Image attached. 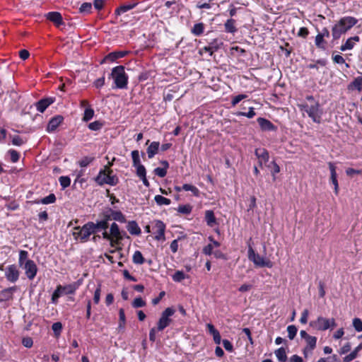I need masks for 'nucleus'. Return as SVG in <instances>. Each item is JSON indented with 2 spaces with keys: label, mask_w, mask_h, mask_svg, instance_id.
Returning <instances> with one entry per match:
<instances>
[{
  "label": "nucleus",
  "mask_w": 362,
  "mask_h": 362,
  "mask_svg": "<svg viewBox=\"0 0 362 362\" xmlns=\"http://www.w3.org/2000/svg\"><path fill=\"white\" fill-rule=\"evenodd\" d=\"M110 220L109 216H105V218L98 221L96 223H94V233L96 231L103 230V238L110 241L111 247H114L119 243L123 240L125 232L120 231L118 225L116 223H112L110 233L106 229L108 228V221Z\"/></svg>",
  "instance_id": "1"
},
{
  "label": "nucleus",
  "mask_w": 362,
  "mask_h": 362,
  "mask_svg": "<svg viewBox=\"0 0 362 362\" xmlns=\"http://www.w3.org/2000/svg\"><path fill=\"white\" fill-rule=\"evenodd\" d=\"M356 23L357 20L351 16H346L341 18L332 28L334 39H339L342 34L345 33Z\"/></svg>",
  "instance_id": "2"
},
{
  "label": "nucleus",
  "mask_w": 362,
  "mask_h": 362,
  "mask_svg": "<svg viewBox=\"0 0 362 362\" xmlns=\"http://www.w3.org/2000/svg\"><path fill=\"white\" fill-rule=\"evenodd\" d=\"M112 165V163H109V165H106L103 170H101L98 176L95 178L96 182L103 185L107 184L112 186H115L118 183V178L115 175H113L112 170L110 168V166Z\"/></svg>",
  "instance_id": "3"
},
{
  "label": "nucleus",
  "mask_w": 362,
  "mask_h": 362,
  "mask_svg": "<svg viewBox=\"0 0 362 362\" xmlns=\"http://www.w3.org/2000/svg\"><path fill=\"white\" fill-rule=\"evenodd\" d=\"M298 107L301 111L306 112L314 122L320 123L323 112L318 102H315L314 104L310 105L307 103H302L299 104Z\"/></svg>",
  "instance_id": "4"
},
{
  "label": "nucleus",
  "mask_w": 362,
  "mask_h": 362,
  "mask_svg": "<svg viewBox=\"0 0 362 362\" xmlns=\"http://www.w3.org/2000/svg\"><path fill=\"white\" fill-rule=\"evenodd\" d=\"M111 77L114 80L115 87L119 89H124L127 87L128 76L125 73L123 66H117L112 69Z\"/></svg>",
  "instance_id": "5"
},
{
  "label": "nucleus",
  "mask_w": 362,
  "mask_h": 362,
  "mask_svg": "<svg viewBox=\"0 0 362 362\" xmlns=\"http://www.w3.org/2000/svg\"><path fill=\"white\" fill-rule=\"evenodd\" d=\"M94 223L88 222L83 227H75L73 232V236L75 240H80L82 243L88 241L91 234L94 233Z\"/></svg>",
  "instance_id": "6"
},
{
  "label": "nucleus",
  "mask_w": 362,
  "mask_h": 362,
  "mask_svg": "<svg viewBox=\"0 0 362 362\" xmlns=\"http://www.w3.org/2000/svg\"><path fill=\"white\" fill-rule=\"evenodd\" d=\"M310 326L319 331H325L328 329H333L337 326L334 318H326L319 316L316 320L310 322Z\"/></svg>",
  "instance_id": "7"
},
{
  "label": "nucleus",
  "mask_w": 362,
  "mask_h": 362,
  "mask_svg": "<svg viewBox=\"0 0 362 362\" xmlns=\"http://www.w3.org/2000/svg\"><path fill=\"white\" fill-rule=\"evenodd\" d=\"M248 259L252 261L254 264L257 267H273V262L268 258L262 257L256 253L252 247L248 248Z\"/></svg>",
  "instance_id": "8"
},
{
  "label": "nucleus",
  "mask_w": 362,
  "mask_h": 362,
  "mask_svg": "<svg viewBox=\"0 0 362 362\" xmlns=\"http://www.w3.org/2000/svg\"><path fill=\"white\" fill-rule=\"evenodd\" d=\"M174 313L175 310L172 308H167L164 311H163L157 323V329L158 331H163L170 325L173 321L171 317Z\"/></svg>",
  "instance_id": "9"
},
{
  "label": "nucleus",
  "mask_w": 362,
  "mask_h": 362,
  "mask_svg": "<svg viewBox=\"0 0 362 362\" xmlns=\"http://www.w3.org/2000/svg\"><path fill=\"white\" fill-rule=\"evenodd\" d=\"M24 271L25 274L30 280H33L37 272V267L36 264L33 260H26L24 265L21 267Z\"/></svg>",
  "instance_id": "10"
},
{
  "label": "nucleus",
  "mask_w": 362,
  "mask_h": 362,
  "mask_svg": "<svg viewBox=\"0 0 362 362\" xmlns=\"http://www.w3.org/2000/svg\"><path fill=\"white\" fill-rule=\"evenodd\" d=\"M20 272L15 264L8 265L5 269V276L11 283L16 282L19 279Z\"/></svg>",
  "instance_id": "11"
},
{
  "label": "nucleus",
  "mask_w": 362,
  "mask_h": 362,
  "mask_svg": "<svg viewBox=\"0 0 362 362\" xmlns=\"http://www.w3.org/2000/svg\"><path fill=\"white\" fill-rule=\"evenodd\" d=\"M153 230H155V238L157 240H165V225L161 221H156L154 222Z\"/></svg>",
  "instance_id": "12"
},
{
  "label": "nucleus",
  "mask_w": 362,
  "mask_h": 362,
  "mask_svg": "<svg viewBox=\"0 0 362 362\" xmlns=\"http://www.w3.org/2000/svg\"><path fill=\"white\" fill-rule=\"evenodd\" d=\"M64 118L61 115H57L52 118L47 126V131L48 132H52L57 129V128L62 124L63 122Z\"/></svg>",
  "instance_id": "13"
},
{
  "label": "nucleus",
  "mask_w": 362,
  "mask_h": 362,
  "mask_svg": "<svg viewBox=\"0 0 362 362\" xmlns=\"http://www.w3.org/2000/svg\"><path fill=\"white\" fill-rule=\"evenodd\" d=\"M255 155L258 158L259 164L260 166L266 164L269 160V153L264 148H257L255 150Z\"/></svg>",
  "instance_id": "14"
},
{
  "label": "nucleus",
  "mask_w": 362,
  "mask_h": 362,
  "mask_svg": "<svg viewBox=\"0 0 362 362\" xmlns=\"http://www.w3.org/2000/svg\"><path fill=\"white\" fill-rule=\"evenodd\" d=\"M54 102L53 98H43L35 103V107L37 111L43 112Z\"/></svg>",
  "instance_id": "15"
},
{
  "label": "nucleus",
  "mask_w": 362,
  "mask_h": 362,
  "mask_svg": "<svg viewBox=\"0 0 362 362\" xmlns=\"http://www.w3.org/2000/svg\"><path fill=\"white\" fill-rule=\"evenodd\" d=\"M46 17L48 20L53 22L57 27L63 24L62 16L59 12H49L46 14Z\"/></svg>",
  "instance_id": "16"
},
{
  "label": "nucleus",
  "mask_w": 362,
  "mask_h": 362,
  "mask_svg": "<svg viewBox=\"0 0 362 362\" xmlns=\"http://www.w3.org/2000/svg\"><path fill=\"white\" fill-rule=\"evenodd\" d=\"M137 4L138 1H132L129 3L123 4L115 10V13L117 15H121L122 13L127 12L128 11L134 8Z\"/></svg>",
  "instance_id": "17"
},
{
  "label": "nucleus",
  "mask_w": 362,
  "mask_h": 362,
  "mask_svg": "<svg viewBox=\"0 0 362 362\" xmlns=\"http://www.w3.org/2000/svg\"><path fill=\"white\" fill-rule=\"evenodd\" d=\"M257 122L262 130L264 131H273L275 129L274 125L268 119L259 117L257 119Z\"/></svg>",
  "instance_id": "18"
},
{
  "label": "nucleus",
  "mask_w": 362,
  "mask_h": 362,
  "mask_svg": "<svg viewBox=\"0 0 362 362\" xmlns=\"http://www.w3.org/2000/svg\"><path fill=\"white\" fill-rule=\"evenodd\" d=\"M205 221L206 224L210 227H213L216 224V218L213 211L207 210L205 211Z\"/></svg>",
  "instance_id": "19"
},
{
  "label": "nucleus",
  "mask_w": 362,
  "mask_h": 362,
  "mask_svg": "<svg viewBox=\"0 0 362 362\" xmlns=\"http://www.w3.org/2000/svg\"><path fill=\"white\" fill-rule=\"evenodd\" d=\"M359 40V37L355 36L353 37L349 38L346 42L342 45L340 47L341 51H345L348 49H351L355 44V42H358Z\"/></svg>",
  "instance_id": "20"
},
{
  "label": "nucleus",
  "mask_w": 362,
  "mask_h": 362,
  "mask_svg": "<svg viewBox=\"0 0 362 362\" xmlns=\"http://www.w3.org/2000/svg\"><path fill=\"white\" fill-rule=\"evenodd\" d=\"M159 142H152L147 148V154L149 158H152L158 152L159 148Z\"/></svg>",
  "instance_id": "21"
},
{
  "label": "nucleus",
  "mask_w": 362,
  "mask_h": 362,
  "mask_svg": "<svg viewBox=\"0 0 362 362\" xmlns=\"http://www.w3.org/2000/svg\"><path fill=\"white\" fill-rule=\"evenodd\" d=\"M225 30L229 33H235L237 31V28L235 27V21L233 18H230L226 21L224 24Z\"/></svg>",
  "instance_id": "22"
},
{
  "label": "nucleus",
  "mask_w": 362,
  "mask_h": 362,
  "mask_svg": "<svg viewBox=\"0 0 362 362\" xmlns=\"http://www.w3.org/2000/svg\"><path fill=\"white\" fill-rule=\"evenodd\" d=\"M16 291V287L5 288L0 292V296L3 300H7L12 298L13 292Z\"/></svg>",
  "instance_id": "23"
},
{
  "label": "nucleus",
  "mask_w": 362,
  "mask_h": 362,
  "mask_svg": "<svg viewBox=\"0 0 362 362\" xmlns=\"http://www.w3.org/2000/svg\"><path fill=\"white\" fill-rule=\"evenodd\" d=\"M127 230L132 235H139L141 233V229L135 221L129 222Z\"/></svg>",
  "instance_id": "24"
},
{
  "label": "nucleus",
  "mask_w": 362,
  "mask_h": 362,
  "mask_svg": "<svg viewBox=\"0 0 362 362\" xmlns=\"http://www.w3.org/2000/svg\"><path fill=\"white\" fill-rule=\"evenodd\" d=\"M78 288V286L76 283L68 284L66 286H62V291L64 294H73L75 293L76 289Z\"/></svg>",
  "instance_id": "25"
},
{
  "label": "nucleus",
  "mask_w": 362,
  "mask_h": 362,
  "mask_svg": "<svg viewBox=\"0 0 362 362\" xmlns=\"http://www.w3.org/2000/svg\"><path fill=\"white\" fill-rule=\"evenodd\" d=\"M204 30V25L202 23H196L191 30L192 33L195 36L201 35Z\"/></svg>",
  "instance_id": "26"
},
{
  "label": "nucleus",
  "mask_w": 362,
  "mask_h": 362,
  "mask_svg": "<svg viewBox=\"0 0 362 362\" xmlns=\"http://www.w3.org/2000/svg\"><path fill=\"white\" fill-rule=\"evenodd\" d=\"M279 362H285L287 359L286 350L284 347L276 349L274 352Z\"/></svg>",
  "instance_id": "27"
},
{
  "label": "nucleus",
  "mask_w": 362,
  "mask_h": 362,
  "mask_svg": "<svg viewBox=\"0 0 362 362\" xmlns=\"http://www.w3.org/2000/svg\"><path fill=\"white\" fill-rule=\"evenodd\" d=\"M182 189L184 191L191 192L192 193V194L195 197H199L200 192H199V189L192 185L185 184L182 185Z\"/></svg>",
  "instance_id": "28"
},
{
  "label": "nucleus",
  "mask_w": 362,
  "mask_h": 362,
  "mask_svg": "<svg viewBox=\"0 0 362 362\" xmlns=\"http://www.w3.org/2000/svg\"><path fill=\"white\" fill-rule=\"evenodd\" d=\"M132 261L136 264H142L144 263L145 259H144L141 252L139 250H136L134 252V253L133 255Z\"/></svg>",
  "instance_id": "29"
},
{
  "label": "nucleus",
  "mask_w": 362,
  "mask_h": 362,
  "mask_svg": "<svg viewBox=\"0 0 362 362\" xmlns=\"http://www.w3.org/2000/svg\"><path fill=\"white\" fill-rule=\"evenodd\" d=\"M154 200L156 202V204L159 206L170 205L171 203L170 199L165 198L161 195H156L154 197Z\"/></svg>",
  "instance_id": "30"
},
{
  "label": "nucleus",
  "mask_w": 362,
  "mask_h": 362,
  "mask_svg": "<svg viewBox=\"0 0 362 362\" xmlns=\"http://www.w3.org/2000/svg\"><path fill=\"white\" fill-rule=\"evenodd\" d=\"M128 53V51L114 52L109 54L107 57L110 59L112 61H114L117 59L125 57Z\"/></svg>",
  "instance_id": "31"
},
{
  "label": "nucleus",
  "mask_w": 362,
  "mask_h": 362,
  "mask_svg": "<svg viewBox=\"0 0 362 362\" xmlns=\"http://www.w3.org/2000/svg\"><path fill=\"white\" fill-rule=\"evenodd\" d=\"M94 116V110L90 107H88L84 110V114L83 116V121L88 122Z\"/></svg>",
  "instance_id": "32"
},
{
  "label": "nucleus",
  "mask_w": 362,
  "mask_h": 362,
  "mask_svg": "<svg viewBox=\"0 0 362 362\" xmlns=\"http://www.w3.org/2000/svg\"><path fill=\"white\" fill-rule=\"evenodd\" d=\"M192 206L190 204L180 205L177 209V212L188 215L192 212Z\"/></svg>",
  "instance_id": "33"
},
{
  "label": "nucleus",
  "mask_w": 362,
  "mask_h": 362,
  "mask_svg": "<svg viewBox=\"0 0 362 362\" xmlns=\"http://www.w3.org/2000/svg\"><path fill=\"white\" fill-rule=\"evenodd\" d=\"M56 201V197L54 194H50L48 196L44 197L40 201L35 202L37 204L41 203L43 204H52Z\"/></svg>",
  "instance_id": "34"
},
{
  "label": "nucleus",
  "mask_w": 362,
  "mask_h": 362,
  "mask_svg": "<svg viewBox=\"0 0 362 362\" xmlns=\"http://www.w3.org/2000/svg\"><path fill=\"white\" fill-rule=\"evenodd\" d=\"M63 291H62V286L59 285L56 290L54 291L52 296V301L53 303H57L58 298L63 295Z\"/></svg>",
  "instance_id": "35"
},
{
  "label": "nucleus",
  "mask_w": 362,
  "mask_h": 362,
  "mask_svg": "<svg viewBox=\"0 0 362 362\" xmlns=\"http://www.w3.org/2000/svg\"><path fill=\"white\" fill-rule=\"evenodd\" d=\"M28 252L25 250H21L19 252V259H18V264L19 266L21 267L24 265L26 260H29L28 259Z\"/></svg>",
  "instance_id": "36"
},
{
  "label": "nucleus",
  "mask_w": 362,
  "mask_h": 362,
  "mask_svg": "<svg viewBox=\"0 0 362 362\" xmlns=\"http://www.w3.org/2000/svg\"><path fill=\"white\" fill-rule=\"evenodd\" d=\"M268 168H272L271 172H272V175L273 177V180H276V174H277L280 172L279 166L278 165V164L276 162L272 161L269 165H268Z\"/></svg>",
  "instance_id": "37"
},
{
  "label": "nucleus",
  "mask_w": 362,
  "mask_h": 362,
  "mask_svg": "<svg viewBox=\"0 0 362 362\" xmlns=\"http://www.w3.org/2000/svg\"><path fill=\"white\" fill-rule=\"evenodd\" d=\"M173 280L175 282H180L187 278L185 274L182 271H177L172 276Z\"/></svg>",
  "instance_id": "38"
},
{
  "label": "nucleus",
  "mask_w": 362,
  "mask_h": 362,
  "mask_svg": "<svg viewBox=\"0 0 362 362\" xmlns=\"http://www.w3.org/2000/svg\"><path fill=\"white\" fill-rule=\"evenodd\" d=\"M315 45L318 48H320V49H325V48H326V47H325L326 42L324 40V37H322V35H320V34H318L315 37Z\"/></svg>",
  "instance_id": "39"
},
{
  "label": "nucleus",
  "mask_w": 362,
  "mask_h": 362,
  "mask_svg": "<svg viewBox=\"0 0 362 362\" xmlns=\"http://www.w3.org/2000/svg\"><path fill=\"white\" fill-rule=\"evenodd\" d=\"M104 125V123L101 121H95L88 124L89 129L92 131H98Z\"/></svg>",
  "instance_id": "40"
},
{
  "label": "nucleus",
  "mask_w": 362,
  "mask_h": 362,
  "mask_svg": "<svg viewBox=\"0 0 362 362\" xmlns=\"http://www.w3.org/2000/svg\"><path fill=\"white\" fill-rule=\"evenodd\" d=\"M132 158L134 167L141 165L139 158V153L138 151L135 150L132 152Z\"/></svg>",
  "instance_id": "41"
},
{
  "label": "nucleus",
  "mask_w": 362,
  "mask_h": 362,
  "mask_svg": "<svg viewBox=\"0 0 362 362\" xmlns=\"http://www.w3.org/2000/svg\"><path fill=\"white\" fill-rule=\"evenodd\" d=\"M92 8V4L90 3H83L79 8V12L82 13H89Z\"/></svg>",
  "instance_id": "42"
},
{
  "label": "nucleus",
  "mask_w": 362,
  "mask_h": 362,
  "mask_svg": "<svg viewBox=\"0 0 362 362\" xmlns=\"http://www.w3.org/2000/svg\"><path fill=\"white\" fill-rule=\"evenodd\" d=\"M297 328L295 325H289L287 327L288 337L290 339H293L297 333Z\"/></svg>",
  "instance_id": "43"
},
{
  "label": "nucleus",
  "mask_w": 362,
  "mask_h": 362,
  "mask_svg": "<svg viewBox=\"0 0 362 362\" xmlns=\"http://www.w3.org/2000/svg\"><path fill=\"white\" fill-rule=\"evenodd\" d=\"M360 349V346H358L354 351H353L351 353H350L349 355L344 357V362H350L353 361L358 354V351Z\"/></svg>",
  "instance_id": "44"
},
{
  "label": "nucleus",
  "mask_w": 362,
  "mask_h": 362,
  "mask_svg": "<svg viewBox=\"0 0 362 362\" xmlns=\"http://www.w3.org/2000/svg\"><path fill=\"white\" fill-rule=\"evenodd\" d=\"M59 183L62 188H66L69 187L71 184V180L67 176H61L59 179Z\"/></svg>",
  "instance_id": "45"
},
{
  "label": "nucleus",
  "mask_w": 362,
  "mask_h": 362,
  "mask_svg": "<svg viewBox=\"0 0 362 362\" xmlns=\"http://www.w3.org/2000/svg\"><path fill=\"white\" fill-rule=\"evenodd\" d=\"M146 305V302L141 298H136L132 302V306L135 308H142Z\"/></svg>",
  "instance_id": "46"
},
{
  "label": "nucleus",
  "mask_w": 362,
  "mask_h": 362,
  "mask_svg": "<svg viewBox=\"0 0 362 362\" xmlns=\"http://www.w3.org/2000/svg\"><path fill=\"white\" fill-rule=\"evenodd\" d=\"M305 341L310 350L315 349L317 341V338L315 337L310 336L305 339Z\"/></svg>",
  "instance_id": "47"
},
{
  "label": "nucleus",
  "mask_w": 362,
  "mask_h": 362,
  "mask_svg": "<svg viewBox=\"0 0 362 362\" xmlns=\"http://www.w3.org/2000/svg\"><path fill=\"white\" fill-rule=\"evenodd\" d=\"M353 326L357 332L362 331V320L358 317L353 320Z\"/></svg>",
  "instance_id": "48"
},
{
  "label": "nucleus",
  "mask_w": 362,
  "mask_h": 362,
  "mask_svg": "<svg viewBox=\"0 0 362 362\" xmlns=\"http://www.w3.org/2000/svg\"><path fill=\"white\" fill-rule=\"evenodd\" d=\"M247 97L245 94H240L233 98L231 100V105L235 106L242 100L245 99Z\"/></svg>",
  "instance_id": "49"
},
{
  "label": "nucleus",
  "mask_w": 362,
  "mask_h": 362,
  "mask_svg": "<svg viewBox=\"0 0 362 362\" xmlns=\"http://www.w3.org/2000/svg\"><path fill=\"white\" fill-rule=\"evenodd\" d=\"M8 153L11 156V160L13 163H16L19 160L20 155L16 150L11 149L8 151Z\"/></svg>",
  "instance_id": "50"
},
{
  "label": "nucleus",
  "mask_w": 362,
  "mask_h": 362,
  "mask_svg": "<svg viewBox=\"0 0 362 362\" xmlns=\"http://www.w3.org/2000/svg\"><path fill=\"white\" fill-rule=\"evenodd\" d=\"M221 45V43H220L217 40H214L209 44V49H211L214 53L220 48Z\"/></svg>",
  "instance_id": "51"
},
{
  "label": "nucleus",
  "mask_w": 362,
  "mask_h": 362,
  "mask_svg": "<svg viewBox=\"0 0 362 362\" xmlns=\"http://www.w3.org/2000/svg\"><path fill=\"white\" fill-rule=\"evenodd\" d=\"M238 116H245L247 118H252L255 115V112L254 111L253 107H250L249 111L247 112H239L237 113Z\"/></svg>",
  "instance_id": "52"
},
{
  "label": "nucleus",
  "mask_w": 362,
  "mask_h": 362,
  "mask_svg": "<svg viewBox=\"0 0 362 362\" xmlns=\"http://www.w3.org/2000/svg\"><path fill=\"white\" fill-rule=\"evenodd\" d=\"M352 86H354L358 90L361 91L362 89V77H356L353 81Z\"/></svg>",
  "instance_id": "53"
},
{
  "label": "nucleus",
  "mask_w": 362,
  "mask_h": 362,
  "mask_svg": "<svg viewBox=\"0 0 362 362\" xmlns=\"http://www.w3.org/2000/svg\"><path fill=\"white\" fill-rule=\"evenodd\" d=\"M136 168V175L139 177L146 176V168L143 165L135 166Z\"/></svg>",
  "instance_id": "54"
},
{
  "label": "nucleus",
  "mask_w": 362,
  "mask_h": 362,
  "mask_svg": "<svg viewBox=\"0 0 362 362\" xmlns=\"http://www.w3.org/2000/svg\"><path fill=\"white\" fill-rule=\"evenodd\" d=\"M52 329L56 335H59L62 329V325L59 322H54L52 326Z\"/></svg>",
  "instance_id": "55"
},
{
  "label": "nucleus",
  "mask_w": 362,
  "mask_h": 362,
  "mask_svg": "<svg viewBox=\"0 0 362 362\" xmlns=\"http://www.w3.org/2000/svg\"><path fill=\"white\" fill-rule=\"evenodd\" d=\"M112 218L120 222H124L125 221L123 214L120 211L112 212Z\"/></svg>",
  "instance_id": "56"
},
{
  "label": "nucleus",
  "mask_w": 362,
  "mask_h": 362,
  "mask_svg": "<svg viewBox=\"0 0 362 362\" xmlns=\"http://www.w3.org/2000/svg\"><path fill=\"white\" fill-rule=\"evenodd\" d=\"M154 173L156 175L160 177H164L167 174V170L163 168H156L154 170Z\"/></svg>",
  "instance_id": "57"
},
{
  "label": "nucleus",
  "mask_w": 362,
  "mask_h": 362,
  "mask_svg": "<svg viewBox=\"0 0 362 362\" xmlns=\"http://www.w3.org/2000/svg\"><path fill=\"white\" fill-rule=\"evenodd\" d=\"M101 288L100 285L98 286L94 293L93 301L95 304H98L100 299Z\"/></svg>",
  "instance_id": "58"
},
{
  "label": "nucleus",
  "mask_w": 362,
  "mask_h": 362,
  "mask_svg": "<svg viewBox=\"0 0 362 362\" xmlns=\"http://www.w3.org/2000/svg\"><path fill=\"white\" fill-rule=\"evenodd\" d=\"M222 343H223V347L225 348V349L226 351H230V352L233 351V346L229 340L223 339Z\"/></svg>",
  "instance_id": "59"
},
{
  "label": "nucleus",
  "mask_w": 362,
  "mask_h": 362,
  "mask_svg": "<svg viewBox=\"0 0 362 362\" xmlns=\"http://www.w3.org/2000/svg\"><path fill=\"white\" fill-rule=\"evenodd\" d=\"M157 332H159L157 329V327H153V328H151L150 329V332H149V339H150L151 341L154 342L156 341V334Z\"/></svg>",
  "instance_id": "60"
},
{
  "label": "nucleus",
  "mask_w": 362,
  "mask_h": 362,
  "mask_svg": "<svg viewBox=\"0 0 362 362\" xmlns=\"http://www.w3.org/2000/svg\"><path fill=\"white\" fill-rule=\"evenodd\" d=\"M308 315H309V312L307 309H305L302 314H301V317H300V322L302 323V324H306L307 322H308Z\"/></svg>",
  "instance_id": "61"
},
{
  "label": "nucleus",
  "mask_w": 362,
  "mask_h": 362,
  "mask_svg": "<svg viewBox=\"0 0 362 362\" xmlns=\"http://www.w3.org/2000/svg\"><path fill=\"white\" fill-rule=\"evenodd\" d=\"M22 344L25 347L30 348L33 344V341L30 337H25L23 339Z\"/></svg>",
  "instance_id": "62"
},
{
  "label": "nucleus",
  "mask_w": 362,
  "mask_h": 362,
  "mask_svg": "<svg viewBox=\"0 0 362 362\" xmlns=\"http://www.w3.org/2000/svg\"><path fill=\"white\" fill-rule=\"evenodd\" d=\"M332 59L334 63L336 64H344L345 63L344 59L342 57V56L339 54H336L332 56Z\"/></svg>",
  "instance_id": "63"
},
{
  "label": "nucleus",
  "mask_w": 362,
  "mask_h": 362,
  "mask_svg": "<svg viewBox=\"0 0 362 362\" xmlns=\"http://www.w3.org/2000/svg\"><path fill=\"white\" fill-rule=\"evenodd\" d=\"M93 159L90 158H88V157H86L84 158L83 159H82L81 160L79 161V165L81 166V167H86L87 165H88L91 162H92Z\"/></svg>",
  "instance_id": "64"
}]
</instances>
